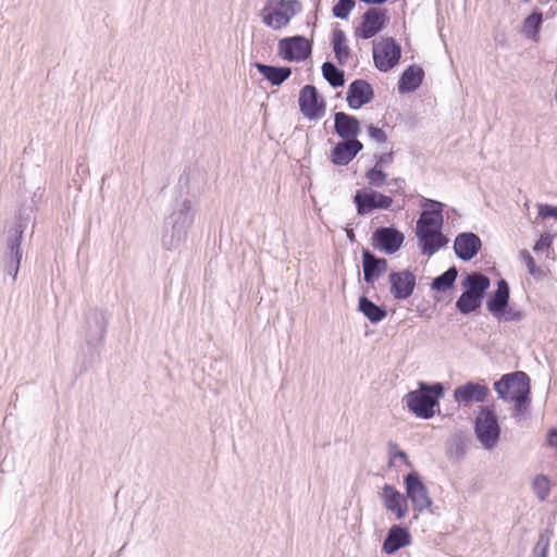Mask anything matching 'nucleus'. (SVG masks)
I'll return each instance as SVG.
<instances>
[{
    "label": "nucleus",
    "mask_w": 557,
    "mask_h": 557,
    "mask_svg": "<svg viewBox=\"0 0 557 557\" xmlns=\"http://www.w3.org/2000/svg\"><path fill=\"white\" fill-rule=\"evenodd\" d=\"M367 129L370 138L374 141L383 144L387 140V135L382 128L374 126L373 124H369Z\"/></svg>",
    "instance_id": "nucleus-44"
},
{
    "label": "nucleus",
    "mask_w": 557,
    "mask_h": 557,
    "mask_svg": "<svg viewBox=\"0 0 557 557\" xmlns=\"http://www.w3.org/2000/svg\"><path fill=\"white\" fill-rule=\"evenodd\" d=\"M388 283L389 292L396 300L408 299L417 285L416 275L409 270L391 272Z\"/></svg>",
    "instance_id": "nucleus-16"
},
{
    "label": "nucleus",
    "mask_w": 557,
    "mask_h": 557,
    "mask_svg": "<svg viewBox=\"0 0 557 557\" xmlns=\"http://www.w3.org/2000/svg\"><path fill=\"white\" fill-rule=\"evenodd\" d=\"M322 76L333 88L343 87L345 85V72L338 69L333 62L325 61L322 64Z\"/></svg>",
    "instance_id": "nucleus-34"
},
{
    "label": "nucleus",
    "mask_w": 557,
    "mask_h": 557,
    "mask_svg": "<svg viewBox=\"0 0 557 557\" xmlns=\"http://www.w3.org/2000/svg\"><path fill=\"white\" fill-rule=\"evenodd\" d=\"M347 236H348V238H349L350 240H352V238L355 237L354 231H352V230L348 231V232H347Z\"/></svg>",
    "instance_id": "nucleus-51"
},
{
    "label": "nucleus",
    "mask_w": 557,
    "mask_h": 557,
    "mask_svg": "<svg viewBox=\"0 0 557 557\" xmlns=\"http://www.w3.org/2000/svg\"><path fill=\"white\" fill-rule=\"evenodd\" d=\"M494 391L498 398L510 401L531 395L530 376L523 371L506 373L494 382Z\"/></svg>",
    "instance_id": "nucleus-6"
},
{
    "label": "nucleus",
    "mask_w": 557,
    "mask_h": 557,
    "mask_svg": "<svg viewBox=\"0 0 557 557\" xmlns=\"http://www.w3.org/2000/svg\"><path fill=\"white\" fill-rule=\"evenodd\" d=\"M301 114L310 121L321 119L325 114L326 102L313 85H305L298 97Z\"/></svg>",
    "instance_id": "nucleus-13"
},
{
    "label": "nucleus",
    "mask_w": 557,
    "mask_h": 557,
    "mask_svg": "<svg viewBox=\"0 0 557 557\" xmlns=\"http://www.w3.org/2000/svg\"><path fill=\"white\" fill-rule=\"evenodd\" d=\"M483 300L476 296L462 292L459 298L456 300V309L463 315H469L476 312L482 307Z\"/></svg>",
    "instance_id": "nucleus-35"
},
{
    "label": "nucleus",
    "mask_w": 557,
    "mask_h": 557,
    "mask_svg": "<svg viewBox=\"0 0 557 557\" xmlns=\"http://www.w3.org/2000/svg\"><path fill=\"white\" fill-rule=\"evenodd\" d=\"M359 1L362 3H366V4L380 5V4L387 2L388 0H359Z\"/></svg>",
    "instance_id": "nucleus-49"
},
{
    "label": "nucleus",
    "mask_w": 557,
    "mask_h": 557,
    "mask_svg": "<svg viewBox=\"0 0 557 557\" xmlns=\"http://www.w3.org/2000/svg\"><path fill=\"white\" fill-rule=\"evenodd\" d=\"M553 244V236L550 234H543L541 237L535 242L533 246L534 252H540L544 249H548Z\"/></svg>",
    "instance_id": "nucleus-45"
},
{
    "label": "nucleus",
    "mask_w": 557,
    "mask_h": 557,
    "mask_svg": "<svg viewBox=\"0 0 557 557\" xmlns=\"http://www.w3.org/2000/svg\"><path fill=\"white\" fill-rule=\"evenodd\" d=\"M461 286L468 294L476 296L483 300L491 286V280L482 272L473 271L466 273L461 280Z\"/></svg>",
    "instance_id": "nucleus-26"
},
{
    "label": "nucleus",
    "mask_w": 557,
    "mask_h": 557,
    "mask_svg": "<svg viewBox=\"0 0 557 557\" xmlns=\"http://www.w3.org/2000/svg\"><path fill=\"white\" fill-rule=\"evenodd\" d=\"M375 159H376L375 166L383 170L384 166H387L393 163L394 152L389 151L386 153H382L380 156H375Z\"/></svg>",
    "instance_id": "nucleus-47"
},
{
    "label": "nucleus",
    "mask_w": 557,
    "mask_h": 557,
    "mask_svg": "<svg viewBox=\"0 0 557 557\" xmlns=\"http://www.w3.org/2000/svg\"><path fill=\"white\" fill-rule=\"evenodd\" d=\"M302 11L299 0H268L261 10L263 24L274 30L285 28Z\"/></svg>",
    "instance_id": "nucleus-5"
},
{
    "label": "nucleus",
    "mask_w": 557,
    "mask_h": 557,
    "mask_svg": "<svg viewBox=\"0 0 557 557\" xmlns=\"http://www.w3.org/2000/svg\"><path fill=\"white\" fill-rule=\"evenodd\" d=\"M533 490L537 496V498L543 502L547 498L550 487H549V481L547 476L545 475H537L533 480Z\"/></svg>",
    "instance_id": "nucleus-41"
},
{
    "label": "nucleus",
    "mask_w": 557,
    "mask_h": 557,
    "mask_svg": "<svg viewBox=\"0 0 557 557\" xmlns=\"http://www.w3.org/2000/svg\"><path fill=\"white\" fill-rule=\"evenodd\" d=\"M512 401L515 405L511 409V417L516 420L518 425H521V420L529 416L531 398L530 396H523L521 398L518 396V399Z\"/></svg>",
    "instance_id": "nucleus-38"
},
{
    "label": "nucleus",
    "mask_w": 557,
    "mask_h": 557,
    "mask_svg": "<svg viewBox=\"0 0 557 557\" xmlns=\"http://www.w3.org/2000/svg\"><path fill=\"white\" fill-rule=\"evenodd\" d=\"M360 131V122L355 115L345 112L334 113V132L338 137L344 140L358 139Z\"/></svg>",
    "instance_id": "nucleus-23"
},
{
    "label": "nucleus",
    "mask_w": 557,
    "mask_h": 557,
    "mask_svg": "<svg viewBox=\"0 0 557 557\" xmlns=\"http://www.w3.org/2000/svg\"><path fill=\"white\" fill-rule=\"evenodd\" d=\"M372 53L374 66L380 72L386 73L398 64L401 58V47L393 37H387L373 45Z\"/></svg>",
    "instance_id": "nucleus-10"
},
{
    "label": "nucleus",
    "mask_w": 557,
    "mask_h": 557,
    "mask_svg": "<svg viewBox=\"0 0 557 557\" xmlns=\"http://www.w3.org/2000/svg\"><path fill=\"white\" fill-rule=\"evenodd\" d=\"M421 206L425 209L417 221L416 236L425 237L428 232H441L444 223V205L437 200L423 198Z\"/></svg>",
    "instance_id": "nucleus-7"
},
{
    "label": "nucleus",
    "mask_w": 557,
    "mask_h": 557,
    "mask_svg": "<svg viewBox=\"0 0 557 557\" xmlns=\"http://www.w3.org/2000/svg\"><path fill=\"white\" fill-rule=\"evenodd\" d=\"M539 215L542 218V219H546V218H554L557 220V206H552V205H540L539 206Z\"/></svg>",
    "instance_id": "nucleus-46"
},
{
    "label": "nucleus",
    "mask_w": 557,
    "mask_h": 557,
    "mask_svg": "<svg viewBox=\"0 0 557 557\" xmlns=\"http://www.w3.org/2000/svg\"><path fill=\"white\" fill-rule=\"evenodd\" d=\"M453 248L457 258L462 261H470L481 250L482 240L475 233L462 232L455 237Z\"/></svg>",
    "instance_id": "nucleus-19"
},
{
    "label": "nucleus",
    "mask_w": 557,
    "mask_h": 557,
    "mask_svg": "<svg viewBox=\"0 0 557 557\" xmlns=\"http://www.w3.org/2000/svg\"><path fill=\"white\" fill-rule=\"evenodd\" d=\"M108 327L106 312L98 308H91L85 313L83 336L87 346L95 348L101 345Z\"/></svg>",
    "instance_id": "nucleus-9"
},
{
    "label": "nucleus",
    "mask_w": 557,
    "mask_h": 557,
    "mask_svg": "<svg viewBox=\"0 0 557 557\" xmlns=\"http://www.w3.org/2000/svg\"><path fill=\"white\" fill-rule=\"evenodd\" d=\"M355 5V0H338L333 5L332 13L337 18L347 20Z\"/></svg>",
    "instance_id": "nucleus-40"
},
{
    "label": "nucleus",
    "mask_w": 557,
    "mask_h": 557,
    "mask_svg": "<svg viewBox=\"0 0 557 557\" xmlns=\"http://www.w3.org/2000/svg\"><path fill=\"white\" fill-rule=\"evenodd\" d=\"M519 258L525 264V267L528 269V273L531 276H533L536 280H542L545 277V275H546L545 271L541 267L536 265L535 260L531 256L529 250L521 249L519 251Z\"/></svg>",
    "instance_id": "nucleus-37"
},
{
    "label": "nucleus",
    "mask_w": 557,
    "mask_h": 557,
    "mask_svg": "<svg viewBox=\"0 0 557 557\" xmlns=\"http://www.w3.org/2000/svg\"><path fill=\"white\" fill-rule=\"evenodd\" d=\"M554 531L550 528L543 530L532 549V557H548V550Z\"/></svg>",
    "instance_id": "nucleus-36"
},
{
    "label": "nucleus",
    "mask_w": 557,
    "mask_h": 557,
    "mask_svg": "<svg viewBox=\"0 0 557 557\" xmlns=\"http://www.w3.org/2000/svg\"><path fill=\"white\" fill-rule=\"evenodd\" d=\"M363 149L359 139L338 141L331 150L330 160L334 165L344 166L349 164Z\"/></svg>",
    "instance_id": "nucleus-21"
},
{
    "label": "nucleus",
    "mask_w": 557,
    "mask_h": 557,
    "mask_svg": "<svg viewBox=\"0 0 557 557\" xmlns=\"http://www.w3.org/2000/svg\"><path fill=\"white\" fill-rule=\"evenodd\" d=\"M424 79V70L417 64L409 65L400 75L397 84L399 94L416 91Z\"/></svg>",
    "instance_id": "nucleus-27"
},
{
    "label": "nucleus",
    "mask_w": 557,
    "mask_h": 557,
    "mask_svg": "<svg viewBox=\"0 0 557 557\" xmlns=\"http://www.w3.org/2000/svg\"><path fill=\"white\" fill-rule=\"evenodd\" d=\"M458 276V269L453 265L448 268L444 273L434 277L430 284L432 290L446 292L455 286V282Z\"/></svg>",
    "instance_id": "nucleus-33"
},
{
    "label": "nucleus",
    "mask_w": 557,
    "mask_h": 557,
    "mask_svg": "<svg viewBox=\"0 0 557 557\" xmlns=\"http://www.w3.org/2000/svg\"><path fill=\"white\" fill-rule=\"evenodd\" d=\"M510 300V287L505 278L497 281V287L492 292L485 301L487 311L496 319L504 315Z\"/></svg>",
    "instance_id": "nucleus-20"
},
{
    "label": "nucleus",
    "mask_w": 557,
    "mask_h": 557,
    "mask_svg": "<svg viewBox=\"0 0 557 557\" xmlns=\"http://www.w3.org/2000/svg\"><path fill=\"white\" fill-rule=\"evenodd\" d=\"M361 263L363 281L373 285L387 270L388 262L385 258L377 257L367 248L362 249Z\"/></svg>",
    "instance_id": "nucleus-18"
},
{
    "label": "nucleus",
    "mask_w": 557,
    "mask_h": 557,
    "mask_svg": "<svg viewBox=\"0 0 557 557\" xmlns=\"http://www.w3.org/2000/svg\"><path fill=\"white\" fill-rule=\"evenodd\" d=\"M370 240L373 249L386 255H393L401 248L405 235L394 225L379 226L372 232Z\"/></svg>",
    "instance_id": "nucleus-11"
},
{
    "label": "nucleus",
    "mask_w": 557,
    "mask_h": 557,
    "mask_svg": "<svg viewBox=\"0 0 557 557\" xmlns=\"http://www.w3.org/2000/svg\"><path fill=\"white\" fill-rule=\"evenodd\" d=\"M445 387L443 383L419 382L418 388L405 395L403 401L408 410L421 419H431L436 411H440V399L444 397Z\"/></svg>",
    "instance_id": "nucleus-2"
},
{
    "label": "nucleus",
    "mask_w": 557,
    "mask_h": 557,
    "mask_svg": "<svg viewBox=\"0 0 557 557\" xmlns=\"http://www.w3.org/2000/svg\"><path fill=\"white\" fill-rule=\"evenodd\" d=\"M547 443L557 448V428H552L547 432Z\"/></svg>",
    "instance_id": "nucleus-48"
},
{
    "label": "nucleus",
    "mask_w": 557,
    "mask_h": 557,
    "mask_svg": "<svg viewBox=\"0 0 557 557\" xmlns=\"http://www.w3.org/2000/svg\"><path fill=\"white\" fill-rule=\"evenodd\" d=\"M381 497L387 511L395 513L398 520L405 518L408 511L407 499L395 486L385 484L382 488Z\"/></svg>",
    "instance_id": "nucleus-24"
},
{
    "label": "nucleus",
    "mask_w": 557,
    "mask_h": 557,
    "mask_svg": "<svg viewBox=\"0 0 557 557\" xmlns=\"http://www.w3.org/2000/svg\"><path fill=\"white\" fill-rule=\"evenodd\" d=\"M332 45L337 63L339 65H345L351 57V50L346 44V35L344 30L339 28L333 30Z\"/></svg>",
    "instance_id": "nucleus-31"
},
{
    "label": "nucleus",
    "mask_w": 557,
    "mask_h": 557,
    "mask_svg": "<svg viewBox=\"0 0 557 557\" xmlns=\"http://www.w3.org/2000/svg\"><path fill=\"white\" fill-rule=\"evenodd\" d=\"M525 318V313L521 309L513 308L508 305L505 309L504 315L496 318L498 321L504 322H519Z\"/></svg>",
    "instance_id": "nucleus-43"
},
{
    "label": "nucleus",
    "mask_w": 557,
    "mask_h": 557,
    "mask_svg": "<svg viewBox=\"0 0 557 557\" xmlns=\"http://www.w3.org/2000/svg\"><path fill=\"white\" fill-rule=\"evenodd\" d=\"M557 2V0H555Z\"/></svg>",
    "instance_id": "nucleus-52"
},
{
    "label": "nucleus",
    "mask_w": 557,
    "mask_h": 557,
    "mask_svg": "<svg viewBox=\"0 0 557 557\" xmlns=\"http://www.w3.org/2000/svg\"><path fill=\"white\" fill-rule=\"evenodd\" d=\"M391 183L395 184L397 186V189L395 191H398L399 189H403V184L405 183L404 178L397 177L393 178Z\"/></svg>",
    "instance_id": "nucleus-50"
},
{
    "label": "nucleus",
    "mask_w": 557,
    "mask_h": 557,
    "mask_svg": "<svg viewBox=\"0 0 557 557\" xmlns=\"http://www.w3.org/2000/svg\"><path fill=\"white\" fill-rule=\"evenodd\" d=\"M33 212L34 206L23 205L18 210L16 223L10 227L7 233L5 251L1 261V270L13 280L16 278L20 270L22 260L21 243L24 231L32 221Z\"/></svg>",
    "instance_id": "nucleus-1"
},
{
    "label": "nucleus",
    "mask_w": 557,
    "mask_h": 557,
    "mask_svg": "<svg viewBox=\"0 0 557 557\" xmlns=\"http://www.w3.org/2000/svg\"><path fill=\"white\" fill-rule=\"evenodd\" d=\"M419 248L423 255L433 256L437 250L445 247L449 239L441 232H428L425 237L418 238Z\"/></svg>",
    "instance_id": "nucleus-30"
},
{
    "label": "nucleus",
    "mask_w": 557,
    "mask_h": 557,
    "mask_svg": "<svg viewBox=\"0 0 557 557\" xmlns=\"http://www.w3.org/2000/svg\"><path fill=\"white\" fill-rule=\"evenodd\" d=\"M312 40L302 35L284 37L278 40L277 55L288 62H301L311 57Z\"/></svg>",
    "instance_id": "nucleus-8"
},
{
    "label": "nucleus",
    "mask_w": 557,
    "mask_h": 557,
    "mask_svg": "<svg viewBox=\"0 0 557 557\" xmlns=\"http://www.w3.org/2000/svg\"><path fill=\"white\" fill-rule=\"evenodd\" d=\"M473 430L478 442L485 450L494 449L502 434V428L494 406H480L473 421Z\"/></svg>",
    "instance_id": "nucleus-4"
},
{
    "label": "nucleus",
    "mask_w": 557,
    "mask_h": 557,
    "mask_svg": "<svg viewBox=\"0 0 557 557\" xmlns=\"http://www.w3.org/2000/svg\"><path fill=\"white\" fill-rule=\"evenodd\" d=\"M387 450H388V457H389V461H388L389 468H392L394 466V460L397 458L401 459L408 468H411V469L413 468V463L409 460L407 453L403 449H399L397 443L389 441L387 443Z\"/></svg>",
    "instance_id": "nucleus-39"
},
{
    "label": "nucleus",
    "mask_w": 557,
    "mask_h": 557,
    "mask_svg": "<svg viewBox=\"0 0 557 557\" xmlns=\"http://www.w3.org/2000/svg\"><path fill=\"white\" fill-rule=\"evenodd\" d=\"M406 496L410 499L413 510L422 512L432 506L429 490L417 471H411L404 476Z\"/></svg>",
    "instance_id": "nucleus-12"
},
{
    "label": "nucleus",
    "mask_w": 557,
    "mask_h": 557,
    "mask_svg": "<svg viewBox=\"0 0 557 557\" xmlns=\"http://www.w3.org/2000/svg\"><path fill=\"white\" fill-rule=\"evenodd\" d=\"M358 310L373 324L383 321L387 317L384 306L376 305L366 296L358 299Z\"/></svg>",
    "instance_id": "nucleus-29"
},
{
    "label": "nucleus",
    "mask_w": 557,
    "mask_h": 557,
    "mask_svg": "<svg viewBox=\"0 0 557 557\" xmlns=\"http://www.w3.org/2000/svg\"><path fill=\"white\" fill-rule=\"evenodd\" d=\"M387 174L380 168L373 166L366 172V178L372 187H381L386 181Z\"/></svg>",
    "instance_id": "nucleus-42"
},
{
    "label": "nucleus",
    "mask_w": 557,
    "mask_h": 557,
    "mask_svg": "<svg viewBox=\"0 0 557 557\" xmlns=\"http://www.w3.org/2000/svg\"><path fill=\"white\" fill-rule=\"evenodd\" d=\"M258 72L271 83L272 86H280L287 81L292 75V69L289 66H275L263 64L260 62L255 63Z\"/></svg>",
    "instance_id": "nucleus-28"
},
{
    "label": "nucleus",
    "mask_w": 557,
    "mask_h": 557,
    "mask_svg": "<svg viewBox=\"0 0 557 557\" xmlns=\"http://www.w3.org/2000/svg\"><path fill=\"white\" fill-rule=\"evenodd\" d=\"M388 21L386 9L370 8L362 14L355 34L362 39H370L377 35Z\"/></svg>",
    "instance_id": "nucleus-15"
},
{
    "label": "nucleus",
    "mask_w": 557,
    "mask_h": 557,
    "mask_svg": "<svg viewBox=\"0 0 557 557\" xmlns=\"http://www.w3.org/2000/svg\"><path fill=\"white\" fill-rule=\"evenodd\" d=\"M354 203L359 215H366L373 210H387L393 203V198L372 188H361L355 193Z\"/></svg>",
    "instance_id": "nucleus-14"
},
{
    "label": "nucleus",
    "mask_w": 557,
    "mask_h": 557,
    "mask_svg": "<svg viewBox=\"0 0 557 557\" xmlns=\"http://www.w3.org/2000/svg\"><path fill=\"white\" fill-rule=\"evenodd\" d=\"M490 393L486 385L479 384L473 381H468L458 386L454 391V398L460 404L484 403Z\"/></svg>",
    "instance_id": "nucleus-22"
},
{
    "label": "nucleus",
    "mask_w": 557,
    "mask_h": 557,
    "mask_svg": "<svg viewBox=\"0 0 557 557\" xmlns=\"http://www.w3.org/2000/svg\"><path fill=\"white\" fill-rule=\"evenodd\" d=\"M194 223L191 202L185 199L178 209L174 210L166 220L161 244L166 250L177 249L187 238L188 230Z\"/></svg>",
    "instance_id": "nucleus-3"
},
{
    "label": "nucleus",
    "mask_w": 557,
    "mask_h": 557,
    "mask_svg": "<svg viewBox=\"0 0 557 557\" xmlns=\"http://www.w3.org/2000/svg\"><path fill=\"white\" fill-rule=\"evenodd\" d=\"M374 98V90L371 84L363 79L357 78L352 81L346 92V101L351 110H358L370 103Z\"/></svg>",
    "instance_id": "nucleus-17"
},
{
    "label": "nucleus",
    "mask_w": 557,
    "mask_h": 557,
    "mask_svg": "<svg viewBox=\"0 0 557 557\" xmlns=\"http://www.w3.org/2000/svg\"><path fill=\"white\" fill-rule=\"evenodd\" d=\"M543 24V13L539 9H534L522 23V34L532 40H537L539 33Z\"/></svg>",
    "instance_id": "nucleus-32"
},
{
    "label": "nucleus",
    "mask_w": 557,
    "mask_h": 557,
    "mask_svg": "<svg viewBox=\"0 0 557 557\" xmlns=\"http://www.w3.org/2000/svg\"><path fill=\"white\" fill-rule=\"evenodd\" d=\"M410 542L411 535L408 528L395 524L388 530L383 541L382 550L387 555H392L400 548L409 545Z\"/></svg>",
    "instance_id": "nucleus-25"
}]
</instances>
